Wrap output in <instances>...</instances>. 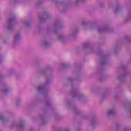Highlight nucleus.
Wrapping results in <instances>:
<instances>
[{
	"instance_id": "1",
	"label": "nucleus",
	"mask_w": 131,
	"mask_h": 131,
	"mask_svg": "<svg viewBox=\"0 0 131 131\" xmlns=\"http://www.w3.org/2000/svg\"><path fill=\"white\" fill-rule=\"evenodd\" d=\"M114 112V111L113 110H110L109 111V114H112V113H113Z\"/></svg>"
}]
</instances>
